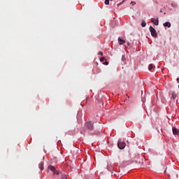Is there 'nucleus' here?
Returning <instances> with one entry per match:
<instances>
[{"label": "nucleus", "instance_id": "f257e3e1", "mask_svg": "<svg viewBox=\"0 0 179 179\" xmlns=\"http://www.w3.org/2000/svg\"><path fill=\"white\" fill-rule=\"evenodd\" d=\"M84 130L86 131H93L94 127H93V122H88L85 124L84 125Z\"/></svg>", "mask_w": 179, "mask_h": 179}, {"label": "nucleus", "instance_id": "f03ea898", "mask_svg": "<svg viewBox=\"0 0 179 179\" xmlns=\"http://www.w3.org/2000/svg\"><path fill=\"white\" fill-rule=\"evenodd\" d=\"M150 31L152 37H157V32H156V29L153 27H150Z\"/></svg>", "mask_w": 179, "mask_h": 179}, {"label": "nucleus", "instance_id": "7ed1b4c3", "mask_svg": "<svg viewBox=\"0 0 179 179\" xmlns=\"http://www.w3.org/2000/svg\"><path fill=\"white\" fill-rule=\"evenodd\" d=\"M117 146H118L119 149H124L125 148V146H127V144H125L124 142L118 141Z\"/></svg>", "mask_w": 179, "mask_h": 179}, {"label": "nucleus", "instance_id": "20e7f679", "mask_svg": "<svg viewBox=\"0 0 179 179\" xmlns=\"http://www.w3.org/2000/svg\"><path fill=\"white\" fill-rule=\"evenodd\" d=\"M48 169H49L50 170H51V171H53V173H54L55 174H59V173H58V171H57V169H55V167H54L53 166H48Z\"/></svg>", "mask_w": 179, "mask_h": 179}, {"label": "nucleus", "instance_id": "39448f33", "mask_svg": "<svg viewBox=\"0 0 179 179\" xmlns=\"http://www.w3.org/2000/svg\"><path fill=\"white\" fill-rule=\"evenodd\" d=\"M172 131H173V135H178L179 131L176 127H173Z\"/></svg>", "mask_w": 179, "mask_h": 179}, {"label": "nucleus", "instance_id": "423d86ee", "mask_svg": "<svg viewBox=\"0 0 179 179\" xmlns=\"http://www.w3.org/2000/svg\"><path fill=\"white\" fill-rule=\"evenodd\" d=\"M117 40L120 45H122V44H125V41L122 40L121 37H119Z\"/></svg>", "mask_w": 179, "mask_h": 179}, {"label": "nucleus", "instance_id": "0eeeda50", "mask_svg": "<svg viewBox=\"0 0 179 179\" xmlns=\"http://www.w3.org/2000/svg\"><path fill=\"white\" fill-rule=\"evenodd\" d=\"M152 22L155 24V26H159V19L152 20Z\"/></svg>", "mask_w": 179, "mask_h": 179}, {"label": "nucleus", "instance_id": "6e6552de", "mask_svg": "<svg viewBox=\"0 0 179 179\" xmlns=\"http://www.w3.org/2000/svg\"><path fill=\"white\" fill-rule=\"evenodd\" d=\"M38 167H39V169H41V171L44 170V163L40 162Z\"/></svg>", "mask_w": 179, "mask_h": 179}, {"label": "nucleus", "instance_id": "1a4fd4ad", "mask_svg": "<svg viewBox=\"0 0 179 179\" xmlns=\"http://www.w3.org/2000/svg\"><path fill=\"white\" fill-rule=\"evenodd\" d=\"M164 27H171V24L169 22H164Z\"/></svg>", "mask_w": 179, "mask_h": 179}, {"label": "nucleus", "instance_id": "9d476101", "mask_svg": "<svg viewBox=\"0 0 179 179\" xmlns=\"http://www.w3.org/2000/svg\"><path fill=\"white\" fill-rule=\"evenodd\" d=\"M171 96H172V99H173V100H176V99H177V94H176V92H172L171 93Z\"/></svg>", "mask_w": 179, "mask_h": 179}, {"label": "nucleus", "instance_id": "9b49d317", "mask_svg": "<svg viewBox=\"0 0 179 179\" xmlns=\"http://www.w3.org/2000/svg\"><path fill=\"white\" fill-rule=\"evenodd\" d=\"M153 68H155V65H153V64H150L149 65L148 69H149V71H152V69H153Z\"/></svg>", "mask_w": 179, "mask_h": 179}, {"label": "nucleus", "instance_id": "f8f14e48", "mask_svg": "<svg viewBox=\"0 0 179 179\" xmlns=\"http://www.w3.org/2000/svg\"><path fill=\"white\" fill-rule=\"evenodd\" d=\"M141 26L142 27H146V22L145 21H142Z\"/></svg>", "mask_w": 179, "mask_h": 179}, {"label": "nucleus", "instance_id": "ddd939ff", "mask_svg": "<svg viewBox=\"0 0 179 179\" xmlns=\"http://www.w3.org/2000/svg\"><path fill=\"white\" fill-rule=\"evenodd\" d=\"M110 1L109 0H105V5H109Z\"/></svg>", "mask_w": 179, "mask_h": 179}, {"label": "nucleus", "instance_id": "4468645a", "mask_svg": "<svg viewBox=\"0 0 179 179\" xmlns=\"http://www.w3.org/2000/svg\"><path fill=\"white\" fill-rule=\"evenodd\" d=\"M106 59V58L105 57H101L100 58V62H104V60Z\"/></svg>", "mask_w": 179, "mask_h": 179}, {"label": "nucleus", "instance_id": "2eb2a0df", "mask_svg": "<svg viewBox=\"0 0 179 179\" xmlns=\"http://www.w3.org/2000/svg\"><path fill=\"white\" fill-rule=\"evenodd\" d=\"M124 1H125L123 0L122 2L119 3L117 4V6H120V5H122Z\"/></svg>", "mask_w": 179, "mask_h": 179}, {"label": "nucleus", "instance_id": "dca6fc26", "mask_svg": "<svg viewBox=\"0 0 179 179\" xmlns=\"http://www.w3.org/2000/svg\"><path fill=\"white\" fill-rule=\"evenodd\" d=\"M171 6L173 8H177V4L171 3Z\"/></svg>", "mask_w": 179, "mask_h": 179}, {"label": "nucleus", "instance_id": "f3484780", "mask_svg": "<svg viewBox=\"0 0 179 179\" xmlns=\"http://www.w3.org/2000/svg\"><path fill=\"white\" fill-rule=\"evenodd\" d=\"M131 4L133 5V6H134V5H136V2H135V1H131Z\"/></svg>", "mask_w": 179, "mask_h": 179}, {"label": "nucleus", "instance_id": "a211bd4d", "mask_svg": "<svg viewBox=\"0 0 179 179\" xmlns=\"http://www.w3.org/2000/svg\"><path fill=\"white\" fill-rule=\"evenodd\" d=\"M122 61H125V56L123 55V56L122 57Z\"/></svg>", "mask_w": 179, "mask_h": 179}, {"label": "nucleus", "instance_id": "6ab92c4d", "mask_svg": "<svg viewBox=\"0 0 179 179\" xmlns=\"http://www.w3.org/2000/svg\"><path fill=\"white\" fill-rule=\"evenodd\" d=\"M99 55H101V57H103V52H99Z\"/></svg>", "mask_w": 179, "mask_h": 179}, {"label": "nucleus", "instance_id": "aec40b11", "mask_svg": "<svg viewBox=\"0 0 179 179\" xmlns=\"http://www.w3.org/2000/svg\"><path fill=\"white\" fill-rule=\"evenodd\" d=\"M103 65H108V62H105L103 63Z\"/></svg>", "mask_w": 179, "mask_h": 179}, {"label": "nucleus", "instance_id": "412c9836", "mask_svg": "<svg viewBox=\"0 0 179 179\" xmlns=\"http://www.w3.org/2000/svg\"><path fill=\"white\" fill-rule=\"evenodd\" d=\"M62 179H68L65 176H63L62 177Z\"/></svg>", "mask_w": 179, "mask_h": 179}, {"label": "nucleus", "instance_id": "4be33fe9", "mask_svg": "<svg viewBox=\"0 0 179 179\" xmlns=\"http://www.w3.org/2000/svg\"><path fill=\"white\" fill-rule=\"evenodd\" d=\"M108 1H113V0H108Z\"/></svg>", "mask_w": 179, "mask_h": 179}]
</instances>
